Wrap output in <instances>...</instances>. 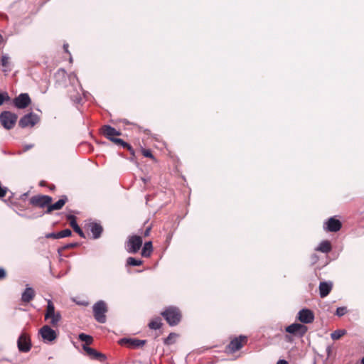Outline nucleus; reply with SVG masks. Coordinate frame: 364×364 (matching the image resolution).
<instances>
[{"label": "nucleus", "mask_w": 364, "mask_h": 364, "mask_svg": "<svg viewBox=\"0 0 364 364\" xmlns=\"http://www.w3.org/2000/svg\"><path fill=\"white\" fill-rule=\"evenodd\" d=\"M92 309L95 320L100 323H105L107 320L105 314L107 311L105 302L102 300L98 301L93 305Z\"/></svg>", "instance_id": "obj_4"}, {"label": "nucleus", "mask_w": 364, "mask_h": 364, "mask_svg": "<svg viewBox=\"0 0 364 364\" xmlns=\"http://www.w3.org/2000/svg\"><path fill=\"white\" fill-rule=\"evenodd\" d=\"M142 245V239L140 236L133 235L129 237L127 242V250L129 253L135 254Z\"/></svg>", "instance_id": "obj_6"}, {"label": "nucleus", "mask_w": 364, "mask_h": 364, "mask_svg": "<svg viewBox=\"0 0 364 364\" xmlns=\"http://www.w3.org/2000/svg\"><path fill=\"white\" fill-rule=\"evenodd\" d=\"M6 273L4 269L0 268V280L6 277Z\"/></svg>", "instance_id": "obj_36"}, {"label": "nucleus", "mask_w": 364, "mask_h": 364, "mask_svg": "<svg viewBox=\"0 0 364 364\" xmlns=\"http://www.w3.org/2000/svg\"><path fill=\"white\" fill-rule=\"evenodd\" d=\"M14 105L18 109L27 107L31 102V98L27 93H21L14 99Z\"/></svg>", "instance_id": "obj_12"}, {"label": "nucleus", "mask_w": 364, "mask_h": 364, "mask_svg": "<svg viewBox=\"0 0 364 364\" xmlns=\"http://www.w3.org/2000/svg\"><path fill=\"white\" fill-rule=\"evenodd\" d=\"M149 326L151 329H154V330L159 329L161 328V318H157L151 321L149 323Z\"/></svg>", "instance_id": "obj_26"}, {"label": "nucleus", "mask_w": 364, "mask_h": 364, "mask_svg": "<svg viewBox=\"0 0 364 364\" xmlns=\"http://www.w3.org/2000/svg\"><path fill=\"white\" fill-rule=\"evenodd\" d=\"M120 342L122 343H128L129 346L134 348H139L143 346L146 341L145 340H139L136 338H122Z\"/></svg>", "instance_id": "obj_20"}, {"label": "nucleus", "mask_w": 364, "mask_h": 364, "mask_svg": "<svg viewBox=\"0 0 364 364\" xmlns=\"http://www.w3.org/2000/svg\"><path fill=\"white\" fill-rule=\"evenodd\" d=\"M68 200V198L65 196H62L60 199H59L57 202H55L53 204H50V205L48 206V208L46 211V213H50L53 210H60L63 205L65 204L66 201Z\"/></svg>", "instance_id": "obj_18"}, {"label": "nucleus", "mask_w": 364, "mask_h": 364, "mask_svg": "<svg viewBox=\"0 0 364 364\" xmlns=\"http://www.w3.org/2000/svg\"><path fill=\"white\" fill-rule=\"evenodd\" d=\"M79 339L82 341L85 342L86 344H90L92 342V336L85 334V333H80L79 335Z\"/></svg>", "instance_id": "obj_29"}, {"label": "nucleus", "mask_w": 364, "mask_h": 364, "mask_svg": "<svg viewBox=\"0 0 364 364\" xmlns=\"http://www.w3.org/2000/svg\"><path fill=\"white\" fill-rule=\"evenodd\" d=\"M316 250L323 253H328L331 250V245L329 241L323 240L316 248Z\"/></svg>", "instance_id": "obj_23"}, {"label": "nucleus", "mask_w": 364, "mask_h": 364, "mask_svg": "<svg viewBox=\"0 0 364 364\" xmlns=\"http://www.w3.org/2000/svg\"><path fill=\"white\" fill-rule=\"evenodd\" d=\"M161 315L170 326L177 325L181 318V314L179 309L175 306H169L161 313Z\"/></svg>", "instance_id": "obj_2"}, {"label": "nucleus", "mask_w": 364, "mask_h": 364, "mask_svg": "<svg viewBox=\"0 0 364 364\" xmlns=\"http://www.w3.org/2000/svg\"><path fill=\"white\" fill-rule=\"evenodd\" d=\"M143 263V261L141 260V259H136L134 257H128L127 259V265L128 266H133V267H136V266H140Z\"/></svg>", "instance_id": "obj_25"}, {"label": "nucleus", "mask_w": 364, "mask_h": 364, "mask_svg": "<svg viewBox=\"0 0 364 364\" xmlns=\"http://www.w3.org/2000/svg\"><path fill=\"white\" fill-rule=\"evenodd\" d=\"M65 70H63V69H60V70H58V72H57V74H56V75H59V76H60V75L64 76V75H65Z\"/></svg>", "instance_id": "obj_38"}, {"label": "nucleus", "mask_w": 364, "mask_h": 364, "mask_svg": "<svg viewBox=\"0 0 364 364\" xmlns=\"http://www.w3.org/2000/svg\"><path fill=\"white\" fill-rule=\"evenodd\" d=\"M18 348L21 352H28L31 349V340L25 333H22L17 341Z\"/></svg>", "instance_id": "obj_13"}, {"label": "nucleus", "mask_w": 364, "mask_h": 364, "mask_svg": "<svg viewBox=\"0 0 364 364\" xmlns=\"http://www.w3.org/2000/svg\"><path fill=\"white\" fill-rule=\"evenodd\" d=\"M341 227V221L333 217L330 218L323 223V229L328 232H338Z\"/></svg>", "instance_id": "obj_14"}, {"label": "nucleus", "mask_w": 364, "mask_h": 364, "mask_svg": "<svg viewBox=\"0 0 364 364\" xmlns=\"http://www.w3.org/2000/svg\"><path fill=\"white\" fill-rule=\"evenodd\" d=\"M333 287L331 282H321L319 284V294L321 298L327 296L331 292Z\"/></svg>", "instance_id": "obj_17"}, {"label": "nucleus", "mask_w": 364, "mask_h": 364, "mask_svg": "<svg viewBox=\"0 0 364 364\" xmlns=\"http://www.w3.org/2000/svg\"><path fill=\"white\" fill-rule=\"evenodd\" d=\"M67 48H68V45H64V49L66 52H68V50H67Z\"/></svg>", "instance_id": "obj_45"}, {"label": "nucleus", "mask_w": 364, "mask_h": 364, "mask_svg": "<svg viewBox=\"0 0 364 364\" xmlns=\"http://www.w3.org/2000/svg\"><path fill=\"white\" fill-rule=\"evenodd\" d=\"M142 154L143 155L145 156V157H149V158H153V155L151 152L150 150L149 149H143L142 150Z\"/></svg>", "instance_id": "obj_33"}, {"label": "nucleus", "mask_w": 364, "mask_h": 364, "mask_svg": "<svg viewBox=\"0 0 364 364\" xmlns=\"http://www.w3.org/2000/svg\"><path fill=\"white\" fill-rule=\"evenodd\" d=\"M61 314L59 311H55L53 303L48 300V304L45 313V320H50L52 326H56L61 320Z\"/></svg>", "instance_id": "obj_3"}, {"label": "nucleus", "mask_w": 364, "mask_h": 364, "mask_svg": "<svg viewBox=\"0 0 364 364\" xmlns=\"http://www.w3.org/2000/svg\"><path fill=\"white\" fill-rule=\"evenodd\" d=\"M4 42V38L3 36L0 34V44Z\"/></svg>", "instance_id": "obj_43"}, {"label": "nucleus", "mask_w": 364, "mask_h": 364, "mask_svg": "<svg viewBox=\"0 0 364 364\" xmlns=\"http://www.w3.org/2000/svg\"><path fill=\"white\" fill-rule=\"evenodd\" d=\"M171 335H172V334H170V336H169L168 337V338L166 340L165 343H166V344H169V343H170L168 341H169V339H170V338H171Z\"/></svg>", "instance_id": "obj_42"}, {"label": "nucleus", "mask_w": 364, "mask_h": 364, "mask_svg": "<svg viewBox=\"0 0 364 364\" xmlns=\"http://www.w3.org/2000/svg\"><path fill=\"white\" fill-rule=\"evenodd\" d=\"M150 230H151V228H150V227H148V228L145 230V231H144V236H146H146H148V235H149V233H150Z\"/></svg>", "instance_id": "obj_39"}, {"label": "nucleus", "mask_w": 364, "mask_h": 364, "mask_svg": "<svg viewBox=\"0 0 364 364\" xmlns=\"http://www.w3.org/2000/svg\"><path fill=\"white\" fill-rule=\"evenodd\" d=\"M307 330L308 328L306 326L298 323H292L286 328V331L289 333L300 337L303 336Z\"/></svg>", "instance_id": "obj_11"}, {"label": "nucleus", "mask_w": 364, "mask_h": 364, "mask_svg": "<svg viewBox=\"0 0 364 364\" xmlns=\"http://www.w3.org/2000/svg\"><path fill=\"white\" fill-rule=\"evenodd\" d=\"M67 219L70 221V226L73 228L75 232L79 234L81 237L85 238V235L81 228L79 227L76 222V218L73 215H68Z\"/></svg>", "instance_id": "obj_19"}, {"label": "nucleus", "mask_w": 364, "mask_h": 364, "mask_svg": "<svg viewBox=\"0 0 364 364\" xmlns=\"http://www.w3.org/2000/svg\"><path fill=\"white\" fill-rule=\"evenodd\" d=\"M35 296V291L33 288L27 287L21 295V300L25 303L30 302Z\"/></svg>", "instance_id": "obj_21"}, {"label": "nucleus", "mask_w": 364, "mask_h": 364, "mask_svg": "<svg viewBox=\"0 0 364 364\" xmlns=\"http://www.w3.org/2000/svg\"><path fill=\"white\" fill-rule=\"evenodd\" d=\"M38 121V117L36 114L28 113L25 114L18 122V125L21 128L28 127H33Z\"/></svg>", "instance_id": "obj_9"}, {"label": "nucleus", "mask_w": 364, "mask_h": 364, "mask_svg": "<svg viewBox=\"0 0 364 364\" xmlns=\"http://www.w3.org/2000/svg\"><path fill=\"white\" fill-rule=\"evenodd\" d=\"M33 144H28V145H26L24 146V151H26L29 149H31V148H33Z\"/></svg>", "instance_id": "obj_40"}, {"label": "nucleus", "mask_w": 364, "mask_h": 364, "mask_svg": "<svg viewBox=\"0 0 364 364\" xmlns=\"http://www.w3.org/2000/svg\"><path fill=\"white\" fill-rule=\"evenodd\" d=\"M153 251V246L151 241L144 243L141 250V255L144 257H149Z\"/></svg>", "instance_id": "obj_24"}, {"label": "nucleus", "mask_w": 364, "mask_h": 364, "mask_svg": "<svg viewBox=\"0 0 364 364\" xmlns=\"http://www.w3.org/2000/svg\"><path fill=\"white\" fill-rule=\"evenodd\" d=\"M70 97L71 99L77 102V103H80V100H81V97L79 94H77L76 96H73V95H70Z\"/></svg>", "instance_id": "obj_34"}, {"label": "nucleus", "mask_w": 364, "mask_h": 364, "mask_svg": "<svg viewBox=\"0 0 364 364\" xmlns=\"http://www.w3.org/2000/svg\"><path fill=\"white\" fill-rule=\"evenodd\" d=\"M347 313V309L346 307L345 306H341V307H338L336 309V314L338 316H342L343 315H345Z\"/></svg>", "instance_id": "obj_31"}, {"label": "nucleus", "mask_w": 364, "mask_h": 364, "mask_svg": "<svg viewBox=\"0 0 364 364\" xmlns=\"http://www.w3.org/2000/svg\"><path fill=\"white\" fill-rule=\"evenodd\" d=\"M10 100L7 93H0V105H3L4 102Z\"/></svg>", "instance_id": "obj_32"}, {"label": "nucleus", "mask_w": 364, "mask_h": 364, "mask_svg": "<svg viewBox=\"0 0 364 364\" xmlns=\"http://www.w3.org/2000/svg\"><path fill=\"white\" fill-rule=\"evenodd\" d=\"M9 57L7 55H3L1 57V65L4 68L3 70L4 72H8L10 71V69H6L8 67L9 62Z\"/></svg>", "instance_id": "obj_28"}, {"label": "nucleus", "mask_w": 364, "mask_h": 364, "mask_svg": "<svg viewBox=\"0 0 364 364\" xmlns=\"http://www.w3.org/2000/svg\"><path fill=\"white\" fill-rule=\"evenodd\" d=\"M82 348L91 359L97 360L101 362H104L107 359V357L105 354L101 353L94 348L87 346L86 345H83Z\"/></svg>", "instance_id": "obj_16"}, {"label": "nucleus", "mask_w": 364, "mask_h": 364, "mask_svg": "<svg viewBox=\"0 0 364 364\" xmlns=\"http://www.w3.org/2000/svg\"><path fill=\"white\" fill-rule=\"evenodd\" d=\"M246 342L247 337L245 336H240L230 341L229 345L227 346V350L230 353H235L242 348L243 343H245Z\"/></svg>", "instance_id": "obj_10"}, {"label": "nucleus", "mask_w": 364, "mask_h": 364, "mask_svg": "<svg viewBox=\"0 0 364 364\" xmlns=\"http://www.w3.org/2000/svg\"><path fill=\"white\" fill-rule=\"evenodd\" d=\"M69 79L71 82H73V81L75 80L76 81H78L77 76L75 73H70L69 75Z\"/></svg>", "instance_id": "obj_37"}, {"label": "nucleus", "mask_w": 364, "mask_h": 364, "mask_svg": "<svg viewBox=\"0 0 364 364\" xmlns=\"http://www.w3.org/2000/svg\"><path fill=\"white\" fill-rule=\"evenodd\" d=\"M74 246H75V244H73V243H71V244H70V245H68V247H74Z\"/></svg>", "instance_id": "obj_44"}, {"label": "nucleus", "mask_w": 364, "mask_h": 364, "mask_svg": "<svg viewBox=\"0 0 364 364\" xmlns=\"http://www.w3.org/2000/svg\"><path fill=\"white\" fill-rule=\"evenodd\" d=\"M52 202V198L46 195H38L31 198L30 203L33 205L40 208H44L50 205Z\"/></svg>", "instance_id": "obj_7"}, {"label": "nucleus", "mask_w": 364, "mask_h": 364, "mask_svg": "<svg viewBox=\"0 0 364 364\" xmlns=\"http://www.w3.org/2000/svg\"><path fill=\"white\" fill-rule=\"evenodd\" d=\"M277 364H288V362L285 360H279L277 361Z\"/></svg>", "instance_id": "obj_41"}, {"label": "nucleus", "mask_w": 364, "mask_h": 364, "mask_svg": "<svg viewBox=\"0 0 364 364\" xmlns=\"http://www.w3.org/2000/svg\"><path fill=\"white\" fill-rule=\"evenodd\" d=\"M297 318L303 323H311L314 321V315L311 310L303 309L299 311Z\"/></svg>", "instance_id": "obj_15"}, {"label": "nucleus", "mask_w": 364, "mask_h": 364, "mask_svg": "<svg viewBox=\"0 0 364 364\" xmlns=\"http://www.w3.org/2000/svg\"><path fill=\"white\" fill-rule=\"evenodd\" d=\"M361 363H362V364H364V357L362 358Z\"/></svg>", "instance_id": "obj_46"}, {"label": "nucleus", "mask_w": 364, "mask_h": 364, "mask_svg": "<svg viewBox=\"0 0 364 364\" xmlns=\"http://www.w3.org/2000/svg\"><path fill=\"white\" fill-rule=\"evenodd\" d=\"M89 228L92 234L93 239H97L101 236L103 229L100 224L92 223L90 224Z\"/></svg>", "instance_id": "obj_22"}, {"label": "nucleus", "mask_w": 364, "mask_h": 364, "mask_svg": "<svg viewBox=\"0 0 364 364\" xmlns=\"http://www.w3.org/2000/svg\"><path fill=\"white\" fill-rule=\"evenodd\" d=\"M102 132L103 135L107 139L112 141L116 144L121 145L124 148H127L132 154H134L133 149L129 144H127L121 139L115 137L116 136H119L121 134L120 132L116 130L114 127L109 125L103 126L102 128Z\"/></svg>", "instance_id": "obj_1"}, {"label": "nucleus", "mask_w": 364, "mask_h": 364, "mask_svg": "<svg viewBox=\"0 0 364 364\" xmlns=\"http://www.w3.org/2000/svg\"><path fill=\"white\" fill-rule=\"evenodd\" d=\"M39 334L46 343L52 342L57 338L56 332L48 325L43 326L39 330Z\"/></svg>", "instance_id": "obj_8"}, {"label": "nucleus", "mask_w": 364, "mask_h": 364, "mask_svg": "<svg viewBox=\"0 0 364 364\" xmlns=\"http://www.w3.org/2000/svg\"><path fill=\"white\" fill-rule=\"evenodd\" d=\"M71 235H72V232L70 229H65V230L58 232V236L59 238L69 237Z\"/></svg>", "instance_id": "obj_30"}, {"label": "nucleus", "mask_w": 364, "mask_h": 364, "mask_svg": "<svg viewBox=\"0 0 364 364\" xmlns=\"http://www.w3.org/2000/svg\"><path fill=\"white\" fill-rule=\"evenodd\" d=\"M346 331L345 330H336L331 334V337L333 340H338L341 336L345 335Z\"/></svg>", "instance_id": "obj_27"}, {"label": "nucleus", "mask_w": 364, "mask_h": 364, "mask_svg": "<svg viewBox=\"0 0 364 364\" xmlns=\"http://www.w3.org/2000/svg\"><path fill=\"white\" fill-rule=\"evenodd\" d=\"M18 116L10 111H4L0 114V123L7 130L11 129L16 124Z\"/></svg>", "instance_id": "obj_5"}, {"label": "nucleus", "mask_w": 364, "mask_h": 364, "mask_svg": "<svg viewBox=\"0 0 364 364\" xmlns=\"http://www.w3.org/2000/svg\"><path fill=\"white\" fill-rule=\"evenodd\" d=\"M46 237L48 238H54V239H59L58 236V232H52L49 233L46 235Z\"/></svg>", "instance_id": "obj_35"}]
</instances>
